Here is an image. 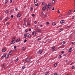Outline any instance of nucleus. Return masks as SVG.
<instances>
[{
  "mask_svg": "<svg viewBox=\"0 0 75 75\" xmlns=\"http://www.w3.org/2000/svg\"><path fill=\"white\" fill-rule=\"evenodd\" d=\"M6 51V49H3L2 50V52H4Z\"/></svg>",
  "mask_w": 75,
  "mask_h": 75,
  "instance_id": "obj_13",
  "label": "nucleus"
},
{
  "mask_svg": "<svg viewBox=\"0 0 75 75\" xmlns=\"http://www.w3.org/2000/svg\"><path fill=\"white\" fill-rule=\"evenodd\" d=\"M50 24V22H47L46 23V24H47V25L48 24Z\"/></svg>",
  "mask_w": 75,
  "mask_h": 75,
  "instance_id": "obj_37",
  "label": "nucleus"
},
{
  "mask_svg": "<svg viewBox=\"0 0 75 75\" xmlns=\"http://www.w3.org/2000/svg\"><path fill=\"white\" fill-rule=\"evenodd\" d=\"M54 10H55V9L54 8V7H53L52 9V10L54 11Z\"/></svg>",
  "mask_w": 75,
  "mask_h": 75,
  "instance_id": "obj_58",
  "label": "nucleus"
},
{
  "mask_svg": "<svg viewBox=\"0 0 75 75\" xmlns=\"http://www.w3.org/2000/svg\"><path fill=\"white\" fill-rule=\"evenodd\" d=\"M24 42H27V40H25Z\"/></svg>",
  "mask_w": 75,
  "mask_h": 75,
  "instance_id": "obj_48",
  "label": "nucleus"
},
{
  "mask_svg": "<svg viewBox=\"0 0 75 75\" xmlns=\"http://www.w3.org/2000/svg\"><path fill=\"white\" fill-rule=\"evenodd\" d=\"M69 15H69V14H68V13H67V14H66V16H69Z\"/></svg>",
  "mask_w": 75,
  "mask_h": 75,
  "instance_id": "obj_52",
  "label": "nucleus"
},
{
  "mask_svg": "<svg viewBox=\"0 0 75 75\" xmlns=\"http://www.w3.org/2000/svg\"><path fill=\"white\" fill-rule=\"evenodd\" d=\"M34 23H35V24H37V21H35Z\"/></svg>",
  "mask_w": 75,
  "mask_h": 75,
  "instance_id": "obj_60",
  "label": "nucleus"
},
{
  "mask_svg": "<svg viewBox=\"0 0 75 75\" xmlns=\"http://www.w3.org/2000/svg\"><path fill=\"white\" fill-rule=\"evenodd\" d=\"M38 0H35L34 1V3H35L36 2H37Z\"/></svg>",
  "mask_w": 75,
  "mask_h": 75,
  "instance_id": "obj_42",
  "label": "nucleus"
},
{
  "mask_svg": "<svg viewBox=\"0 0 75 75\" xmlns=\"http://www.w3.org/2000/svg\"><path fill=\"white\" fill-rule=\"evenodd\" d=\"M41 14L42 15V16H43V15H44V13L43 12H42Z\"/></svg>",
  "mask_w": 75,
  "mask_h": 75,
  "instance_id": "obj_47",
  "label": "nucleus"
},
{
  "mask_svg": "<svg viewBox=\"0 0 75 75\" xmlns=\"http://www.w3.org/2000/svg\"><path fill=\"white\" fill-rule=\"evenodd\" d=\"M11 18H13L14 17V16H13V15H11Z\"/></svg>",
  "mask_w": 75,
  "mask_h": 75,
  "instance_id": "obj_45",
  "label": "nucleus"
},
{
  "mask_svg": "<svg viewBox=\"0 0 75 75\" xmlns=\"http://www.w3.org/2000/svg\"><path fill=\"white\" fill-rule=\"evenodd\" d=\"M7 0H5V4H6V3H7Z\"/></svg>",
  "mask_w": 75,
  "mask_h": 75,
  "instance_id": "obj_34",
  "label": "nucleus"
},
{
  "mask_svg": "<svg viewBox=\"0 0 75 75\" xmlns=\"http://www.w3.org/2000/svg\"><path fill=\"white\" fill-rule=\"evenodd\" d=\"M20 41V38L16 40V42H19V41Z\"/></svg>",
  "mask_w": 75,
  "mask_h": 75,
  "instance_id": "obj_22",
  "label": "nucleus"
},
{
  "mask_svg": "<svg viewBox=\"0 0 75 75\" xmlns=\"http://www.w3.org/2000/svg\"><path fill=\"white\" fill-rule=\"evenodd\" d=\"M24 38H26L27 37V36H26V35L25 34H24Z\"/></svg>",
  "mask_w": 75,
  "mask_h": 75,
  "instance_id": "obj_36",
  "label": "nucleus"
},
{
  "mask_svg": "<svg viewBox=\"0 0 75 75\" xmlns=\"http://www.w3.org/2000/svg\"><path fill=\"white\" fill-rule=\"evenodd\" d=\"M18 60V59H16L15 61H16V62H17V61Z\"/></svg>",
  "mask_w": 75,
  "mask_h": 75,
  "instance_id": "obj_44",
  "label": "nucleus"
},
{
  "mask_svg": "<svg viewBox=\"0 0 75 75\" xmlns=\"http://www.w3.org/2000/svg\"><path fill=\"white\" fill-rule=\"evenodd\" d=\"M5 54V58H8L9 57V54Z\"/></svg>",
  "mask_w": 75,
  "mask_h": 75,
  "instance_id": "obj_2",
  "label": "nucleus"
},
{
  "mask_svg": "<svg viewBox=\"0 0 75 75\" xmlns=\"http://www.w3.org/2000/svg\"><path fill=\"white\" fill-rule=\"evenodd\" d=\"M71 50H72V48H71H71L69 49V52H71Z\"/></svg>",
  "mask_w": 75,
  "mask_h": 75,
  "instance_id": "obj_23",
  "label": "nucleus"
},
{
  "mask_svg": "<svg viewBox=\"0 0 75 75\" xmlns=\"http://www.w3.org/2000/svg\"><path fill=\"white\" fill-rule=\"evenodd\" d=\"M8 18H8V17H7V18H6L5 19V21H7L8 20Z\"/></svg>",
  "mask_w": 75,
  "mask_h": 75,
  "instance_id": "obj_18",
  "label": "nucleus"
},
{
  "mask_svg": "<svg viewBox=\"0 0 75 75\" xmlns=\"http://www.w3.org/2000/svg\"><path fill=\"white\" fill-rule=\"evenodd\" d=\"M14 49H16V46H14Z\"/></svg>",
  "mask_w": 75,
  "mask_h": 75,
  "instance_id": "obj_54",
  "label": "nucleus"
},
{
  "mask_svg": "<svg viewBox=\"0 0 75 75\" xmlns=\"http://www.w3.org/2000/svg\"><path fill=\"white\" fill-rule=\"evenodd\" d=\"M17 38H16V37H14V38H13V40H16V39Z\"/></svg>",
  "mask_w": 75,
  "mask_h": 75,
  "instance_id": "obj_33",
  "label": "nucleus"
},
{
  "mask_svg": "<svg viewBox=\"0 0 75 75\" xmlns=\"http://www.w3.org/2000/svg\"><path fill=\"white\" fill-rule=\"evenodd\" d=\"M58 13H60V12L59 11V10H58Z\"/></svg>",
  "mask_w": 75,
  "mask_h": 75,
  "instance_id": "obj_57",
  "label": "nucleus"
},
{
  "mask_svg": "<svg viewBox=\"0 0 75 75\" xmlns=\"http://www.w3.org/2000/svg\"><path fill=\"white\" fill-rule=\"evenodd\" d=\"M20 17H21V14H20V13L18 14L17 15V17L19 18Z\"/></svg>",
  "mask_w": 75,
  "mask_h": 75,
  "instance_id": "obj_7",
  "label": "nucleus"
},
{
  "mask_svg": "<svg viewBox=\"0 0 75 75\" xmlns=\"http://www.w3.org/2000/svg\"><path fill=\"white\" fill-rule=\"evenodd\" d=\"M25 33H27L28 32V30L27 29H26L25 31Z\"/></svg>",
  "mask_w": 75,
  "mask_h": 75,
  "instance_id": "obj_35",
  "label": "nucleus"
},
{
  "mask_svg": "<svg viewBox=\"0 0 75 75\" xmlns=\"http://www.w3.org/2000/svg\"><path fill=\"white\" fill-rule=\"evenodd\" d=\"M25 68V67H24V66H23L22 67V69H24V68Z\"/></svg>",
  "mask_w": 75,
  "mask_h": 75,
  "instance_id": "obj_28",
  "label": "nucleus"
},
{
  "mask_svg": "<svg viewBox=\"0 0 75 75\" xmlns=\"http://www.w3.org/2000/svg\"><path fill=\"white\" fill-rule=\"evenodd\" d=\"M62 57V56L61 55H60L59 56V58H61Z\"/></svg>",
  "mask_w": 75,
  "mask_h": 75,
  "instance_id": "obj_38",
  "label": "nucleus"
},
{
  "mask_svg": "<svg viewBox=\"0 0 75 75\" xmlns=\"http://www.w3.org/2000/svg\"><path fill=\"white\" fill-rule=\"evenodd\" d=\"M32 35H36V32L35 31H33L32 33Z\"/></svg>",
  "mask_w": 75,
  "mask_h": 75,
  "instance_id": "obj_6",
  "label": "nucleus"
},
{
  "mask_svg": "<svg viewBox=\"0 0 75 75\" xmlns=\"http://www.w3.org/2000/svg\"><path fill=\"white\" fill-rule=\"evenodd\" d=\"M51 7V3H49L48 4V6H47V7L46 8L47 11L50 10Z\"/></svg>",
  "mask_w": 75,
  "mask_h": 75,
  "instance_id": "obj_1",
  "label": "nucleus"
},
{
  "mask_svg": "<svg viewBox=\"0 0 75 75\" xmlns=\"http://www.w3.org/2000/svg\"><path fill=\"white\" fill-rule=\"evenodd\" d=\"M71 68L72 69H74V66H72L71 67Z\"/></svg>",
  "mask_w": 75,
  "mask_h": 75,
  "instance_id": "obj_51",
  "label": "nucleus"
},
{
  "mask_svg": "<svg viewBox=\"0 0 75 75\" xmlns=\"http://www.w3.org/2000/svg\"><path fill=\"white\" fill-rule=\"evenodd\" d=\"M27 36L28 38H30L31 37V35L29 34H27Z\"/></svg>",
  "mask_w": 75,
  "mask_h": 75,
  "instance_id": "obj_5",
  "label": "nucleus"
},
{
  "mask_svg": "<svg viewBox=\"0 0 75 75\" xmlns=\"http://www.w3.org/2000/svg\"><path fill=\"white\" fill-rule=\"evenodd\" d=\"M52 3L53 4H54L55 3V1L54 0H53L52 1Z\"/></svg>",
  "mask_w": 75,
  "mask_h": 75,
  "instance_id": "obj_39",
  "label": "nucleus"
},
{
  "mask_svg": "<svg viewBox=\"0 0 75 75\" xmlns=\"http://www.w3.org/2000/svg\"><path fill=\"white\" fill-rule=\"evenodd\" d=\"M32 9H33V7H31V8L30 9V11H31V10H32Z\"/></svg>",
  "mask_w": 75,
  "mask_h": 75,
  "instance_id": "obj_41",
  "label": "nucleus"
},
{
  "mask_svg": "<svg viewBox=\"0 0 75 75\" xmlns=\"http://www.w3.org/2000/svg\"><path fill=\"white\" fill-rule=\"evenodd\" d=\"M4 57H6V55L5 54H4L2 57H1V58H3Z\"/></svg>",
  "mask_w": 75,
  "mask_h": 75,
  "instance_id": "obj_19",
  "label": "nucleus"
},
{
  "mask_svg": "<svg viewBox=\"0 0 75 75\" xmlns=\"http://www.w3.org/2000/svg\"><path fill=\"white\" fill-rule=\"evenodd\" d=\"M38 4L37 3L35 5V7H36V6H38Z\"/></svg>",
  "mask_w": 75,
  "mask_h": 75,
  "instance_id": "obj_29",
  "label": "nucleus"
},
{
  "mask_svg": "<svg viewBox=\"0 0 75 75\" xmlns=\"http://www.w3.org/2000/svg\"><path fill=\"white\" fill-rule=\"evenodd\" d=\"M64 22H65L64 20H62L60 21V23L61 24H63Z\"/></svg>",
  "mask_w": 75,
  "mask_h": 75,
  "instance_id": "obj_14",
  "label": "nucleus"
},
{
  "mask_svg": "<svg viewBox=\"0 0 75 75\" xmlns=\"http://www.w3.org/2000/svg\"><path fill=\"white\" fill-rule=\"evenodd\" d=\"M40 27H42V25H40Z\"/></svg>",
  "mask_w": 75,
  "mask_h": 75,
  "instance_id": "obj_64",
  "label": "nucleus"
},
{
  "mask_svg": "<svg viewBox=\"0 0 75 75\" xmlns=\"http://www.w3.org/2000/svg\"><path fill=\"white\" fill-rule=\"evenodd\" d=\"M24 21L25 23H26V22H27V19L26 18L24 19Z\"/></svg>",
  "mask_w": 75,
  "mask_h": 75,
  "instance_id": "obj_25",
  "label": "nucleus"
},
{
  "mask_svg": "<svg viewBox=\"0 0 75 75\" xmlns=\"http://www.w3.org/2000/svg\"><path fill=\"white\" fill-rule=\"evenodd\" d=\"M25 61L26 62H29V61H30V59H28V58H27L26 59Z\"/></svg>",
  "mask_w": 75,
  "mask_h": 75,
  "instance_id": "obj_15",
  "label": "nucleus"
},
{
  "mask_svg": "<svg viewBox=\"0 0 75 75\" xmlns=\"http://www.w3.org/2000/svg\"><path fill=\"white\" fill-rule=\"evenodd\" d=\"M54 67H57V66H58V64H57V63H55L54 64Z\"/></svg>",
  "mask_w": 75,
  "mask_h": 75,
  "instance_id": "obj_20",
  "label": "nucleus"
},
{
  "mask_svg": "<svg viewBox=\"0 0 75 75\" xmlns=\"http://www.w3.org/2000/svg\"><path fill=\"white\" fill-rule=\"evenodd\" d=\"M32 16L33 17H34V16H35V15H34V14H33Z\"/></svg>",
  "mask_w": 75,
  "mask_h": 75,
  "instance_id": "obj_55",
  "label": "nucleus"
},
{
  "mask_svg": "<svg viewBox=\"0 0 75 75\" xmlns=\"http://www.w3.org/2000/svg\"><path fill=\"white\" fill-rule=\"evenodd\" d=\"M5 13L6 14H8L9 13V11H5Z\"/></svg>",
  "mask_w": 75,
  "mask_h": 75,
  "instance_id": "obj_21",
  "label": "nucleus"
},
{
  "mask_svg": "<svg viewBox=\"0 0 75 75\" xmlns=\"http://www.w3.org/2000/svg\"><path fill=\"white\" fill-rule=\"evenodd\" d=\"M24 25H25L26 26V25H27L26 24V23H24V24H23Z\"/></svg>",
  "mask_w": 75,
  "mask_h": 75,
  "instance_id": "obj_59",
  "label": "nucleus"
},
{
  "mask_svg": "<svg viewBox=\"0 0 75 75\" xmlns=\"http://www.w3.org/2000/svg\"><path fill=\"white\" fill-rule=\"evenodd\" d=\"M49 73V71L47 72L46 73V74H46L45 75H47V74H48Z\"/></svg>",
  "mask_w": 75,
  "mask_h": 75,
  "instance_id": "obj_46",
  "label": "nucleus"
},
{
  "mask_svg": "<svg viewBox=\"0 0 75 75\" xmlns=\"http://www.w3.org/2000/svg\"><path fill=\"white\" fill-rule=\"evenodd\" d=\"M41 30H39V29H37L36 30V32H39V33H40L41 32Z\"/></svg>",
  "mask_w": 75,
  "mask_h": 75,
  "instance_id": "obj_12",
  "label": "nucleus"
},
{
  "mask_svg": "<svg viewBox=\"0 0 75 75\" xmlns=\"http://www.w3.org/2000/svg\"><path fill=\"white\" fill-rule=\"evenodd\" d=\"M15 9L16 11H17V8H16Z\"/></svg>",
  "mask_w": 75,
  "mask_h": 75,
  "instance_id": "obj_62",
  "label": "nucleus"
},
{
  "mask_svg": "<svg viewBox=\"0 0 75 75\" xmlns=\"http://www.w3.org/2000/svg\"><path fill=\"white\" fill-rule=\"evenodd\" d=\"M10 3H12V1H13V0H10Z\"/></svg>",
  "mask_w": 75,
  "mask_h": 75,
  "instance_id": "obj_50",
  "label": "nucleus"
},
{
  "mask_svg": "<svg viewBox=\"0 0 75 75\" xmlns=\"http://www.w3.org/2000/svg\"><path fill=\"white\" fill-rule=\"evenodd\" d=\"M40 40H41V39L40 38H39L38 39V41H40Z\"/></svg>",
  "mask_w": 75,
  "mask_h": 75,
  "instance_id": "obj_31",
  "label": "nucleus"
},
{
  "mask_svg": "<svg viewBox=\"0 0 75 75\" xmlns=\"http://www.w3.org/2000/svg\"><path fill=\"white\" fill-rule=\"evenodd\" d=\"M42 5H44V2L42 3Z\"/></svg>",
  "mask_w": 75,
  "mask_h": 75,
  "instance_id": "obj_61",
  "label": "nucleus"
},
{
  "mask_svg": "<svg viewBox=\"0 0 75 75\" xmlns=\"http://www.w3.org/2000/svg\"><path fill=\"white\" fill-rule=\"evenodd\" d=\"M65 42L63 41L62 42V45H64V44H65Z\"/></svg>",
  "mask_w": 75,
  "mask_h": 75,
  "instance_id": "obj_32",
  "label": "nucleus"
},
{
  "mask_svg": "<svg viewBox=\"0 0 75 75\" xmlns=\"http://www.w3.org/2000/svg\"><path fill=\"white\" fill-rule=\"evenodd\" d=\"M10 23V22H8L7 24H6V25L7 26L8 25H9V24Z\"/></svg>",
  "mask_w": 75,
  "mask_h": 75,
  "instance_id": "obj_27",
  "label": "nucleus"
},
{
  "mask_svg": "<svg viewBox=\"0 0 75 75\" xmlns=\"http://www.w3.org/2000/svg\"><path fill=\"white\" fill-rule=\"evenodd\" d=\"M43 52V50H42L41 51L40 50H39L38 52V53L39 54H42V53Z\"/></svg>",
  "mask_w": 75,
  "mask_h": 75,
  "instance_id": "obj_3",
  "label": "nucleus"
},
{
  "mask_svg": "<svg viewBox=\"0 0 75 75\" xmlns=\"http://www.w3.org/2000/svg\"><path fill=\"white\" fill-rule=\"evenodd\" d=\"M52 25H56V23H52Z\"/></svg>",
  "mask_w": 75,
  "mask_h": 75,
  "instance_id": "obj_30",
  "label": "nucleus"
},
{
  "mask_svg": "<svg viewBox=\"0 0 75 75\" xmlns=\"http://www.w3.org/2000/svg\"><path fill=\"white\" fill-rule=\"evenodd\" d=\"M63 30L62 29H61L60 30H59V32H61V31H63Z\"/></svg>",
  "mask_w": 75,
  "mask_h": 75,
  "instance_id": "obj_43",
  "label": "nucleus"
},
{
  "mask_svg": "<svg viewBox=\"0 0 75 75\" xmlns=\"http://www.w3.org/2000/svg\"><path fill=\"white\" fill-rule=\"evenodd\" d=\"M61 53L62 54H64V52L63 51H62L61 52Z\"/></svg>",
  "mask_w": 75,
  "mask_h": 75,
  "instance_id": "obj_40",
  "label": "nucleus"
},
{
  "mask_svg": "<svg viewBox=\"0 0 75 75\" xmlns=\"http://www.w3.org/2000/svg\"><path fill=\"white\" fill-rule=\"evenodd\" d=\"M26 49V47H23L22 48V51H24V50H25Z\"/></svg>",
  "mask_w": 75,
  "mask_h": 75,
  "instance_id": "obj_10",
  "label": "nucleus"
},
{
  "mask_svg": "<svg viewBox=\"0 0 75 75\" xmlns=\"http://www.w3.org/2000/svg\"><path fill=\"white\" fill-rule=\"evenodd\" d=\"M72 19H74V17L72 16L71 18Z\"/></svg>",
  "mask_w": 75,
  "mask_h": 75,
  "instance_id": "obj_53",
  "label": "nucleus"
},
{
  "mask_svg": "<svg viewBox=\"0 0 75 75\" xmlns=\"http://www.w3.org/2000/svg\"><path fill=\"white\" fill-rule=\"evenodd\" d=\"M62 16V15H60L59 16V17H61V16Z\"/></svg>",
  "mask_w": 75,
  "mask_h": 75,
  "instance_id": "obj_63",
  "label": "nucleus"
},
{
  "mask_svg": "<svg viewBox=\"0 0 75 75\" xmlns=\"http://www.w3.org/2000/svg\"><path fill=\"white\" fill-rule=\"evenodd\" d=\"M29 31H31V28H29Z\"/></svg>",
  "mask_w": 75,
  "mask_h": 75,
  "instance_id": "obj_56",
  "label": "nucleus"
},
{
  "mask_svg": "<svg viewBox=\"0 0 75 75\" xmlns=\"http://www.w3.org/2000/svg\"><path fill=\"white\" fill-rule=\"evenodd\" d=\"M45 8H46V7H43L42 8V10H43V11H45Z\"/></svg>",
  "mask_w": 75,
  "mask_h": 75,
  "instance_id": "obj_24",
  "label": "nucleus"
},
{
  "mask_svg": "<svg viewBox=\"0 0 75 75\" xmlns=\"http://www.w3.org/2000/svg\"><path fill=\"white\" fill-rule=\"evenodd\" d=\"M12 52H13V51H12V50H11L9 52V55H11L12 54Z\"/></svg>",
  "mask_w": 75,
  "mask_h": 75,
  "instance_id": "obj_8",
  "label": "nucleus"
},
{
  "mask_svg": "<svg viewBox=\"0 0 75 75\" xmlns=\"http://www.w3.org/2000/svg\"><path fill=\"white\" fill-rule=\"evenodd\" d=\"M72 10H70L68 11V13L69 14V15H71V12H72Z\"/></svg>",
  "mask_w": 75,
  "mask_h": 75,
  "instance_id": "obj_9",
  "label": "nucleus"
},
{
  "mask_svg": "<svg viewBox=\"0 0 75 75\" xmlns=\"http://www.w3.org/2000/svg\"><path fill=\"white\" fill-rule=\"evenodd\" d=\"M54 75H58V74L55 73H54Z\"/></svg>",
  "mask_w": 75,
  "mask_h": 75,
  "instance_id": "obj_49",
  "label": "nucleus"
},
{
  "mask_svg": "<svg viewBox=\"0 0 75 75\" xmlns=\"http://www.w3.org/2000/svg\"><path fill=\"white\" fill-rule=\"evenodd\" d=\"M15 42H16V40H13L11 42V44H14Z\"/></svg>",
  "mask_w": 75,
  "mask_h": 75,
  "instance_id": "obj_4",
  "label": "nucleus"
},
{
  "mask_svg": "<svg viewBox=\"0 0 75 75\" xmlns=\"http://www.w3.org/2000/svg\"><path fill=\"white\" fill-rule=\"evenodd\" d=\"M30 26L31 25V23H28L27 25V26Z\"/></svg>",
  "mask_w": 75,
  "mask_h": 75,
  "instance_id": "obj_26",
  "label": "nucleus"
},
{
  "mask_svg": "<svg viewBox=\"0 0 75 75\" xmlns=\"http://www.w3.org/2000/svg\"><path fill=\"white\" fill-rule=\"evenodd\" d=\"M13 11H14V9H12L10 11V13L11 14L12 13H13Z\"/></svg>",
  "mask_w": 75,
  "mask_h": 75,
  "instance_id": "obj_17",
  "label": "nucleus"
},
{
  "mask_svg": "<svg viewBox=\"0 0 75 75\" xmlns=\"http://www.w3.org/2000/svg\"><path fill=\"white\" fill-rule=\"evenodd\" d=\"M52 51H54L55 50V47H52Z\"/></svg>",
  "mask_w": 75,
  "mask_h": 75,
  "instance_id": "obj_11",
  "label": "nucleus"
},
{
  "mask_svg": "<svg viewBox=\"0 0 75 75\" xmlns=\"http://www.w3.org/2000/svg\"><path fill=\"white\" fill-rule=\"evenodd\" d=\"M2 66L3 67V68H4V69H6L7 68V67H5V66H4V64H3L2 65Z\"/></svg>",
  "mask_w": 75,
  "mask_h": 75,
  "instance_id": "obj_16",
  "label": "nucleus"
}]
</instances>
